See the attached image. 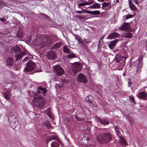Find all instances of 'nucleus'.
Here are the masks:
<instances>
[{
    "instance_id": "obj_14",
    "label": "nucleus",
    "mask_w": 147,
    "mask_h": 147,
    "mask_svg": "<svg viewBox=\"0 0 147 147\" xmlns=\"http://www.w3.org/2000/svg\"><path fill=\"white\" fill-rule=\"evenodd\" d=\"M97 121L103 125H107L109 124V121L108 119H101L98 117H97Z\"/></svg>"
},
{
    "instance_id": "obj_22",
    "label": "nucleus",
    "mask_w": 147,
    "mask_h": 147,
    "mask_svg": "<svg viewBox=\"0 0 147 147\" xmlns=\"http://www.w3.org/2000/svg\"><path fill=\"white\" fill-rule=\"evenodd\" d=\"M87 13L94 15H99L100 13L99 11H90L88 10Z\"/></svg>"
},
{
    "instance_id": "obj_35",
    "label": "nucleus",
    "mask_w": 147,
    "mask_h": 147,
    "mask_svg": "<svg viewBox=\"0 0 147 147\" xmlns=\"http://www.w3.org/2000/svg\"><path fill=\"white\" fill-rule=\"evenodd\" d=\"M70 53V54H69L67 55L66 56V57L69 58H72L76 57V56L74 54L71 53Z\"/></svg>"
},
{
    "instance_id": "obj_27",
    "label": "nucleus",
    "mask_w": 147,
    "mask_h": 147,
    "mask_svg": "<svg viewBox=\"0 0 147 147\" xmlns=\"http://www.w3.org/2000/svg\"><path fill=\"white\" fill-rule=\"evenodd\" d=\"M61 44L59 43H56L52 47V49L53 50H57L60 47Z\"/></svg>"
},
{
    "instance_id": "obj_37",
    "label": "nucleus",
    "mask_w": 147,
    "mask_h": 147,
    "mask_svg": "<svg viewBox=\"0 0 147 147\" xmlns=\"http://www.w3.org/2000/svg\"><path fill=\"white\" fill-rule=\"evenodd\" d=\"M93 8L96 9L97 8H100V6L98 3H96L95 4H94L92 5Z\"/></svg>"
},
{
    "instance_id": "obj_7",
    "label": "nucleus",
    "mask_w": 147,
    "mask_h": 147,
    "mask_svg": "<svg viewBox=\"0 0 147 147\" xmlns=\"http://www.w3.org/2000/svg\"><path fill=\"white\" fill-rule=\"evenodd\" d=\"M93 97L91 95H89L86 96L85 100L89 105L91 107H96L97 105L95 102L93 100Z\"/></svg>"
},
{
    "instance_id": "obj_48",
    "label": "nucleus",
    "mask_w": 147,
    "mask_h": 147,
    "mask_svg": "<svg viewBox=\"0 0 147 147\" xmlns=\"http://www.w3.org/2000/svg\"><path fill=\"white\" fill-rule=\"evenodd\" d=\"M5 20L3 18H0V20L2 22H3L5 21Z\"/></svg>"
},
{
    "instance_id": "obj_53",
    "label": "nucleus",
    "mask_w": 147,
    "mask_h": 147,
    "mask_svg": "<svg viewBox=\"0 0 147 147\" xmlns=\"http://www.w3.org/2000/svg\"><path fill=\"white\" fill-rule=\"evenodd\" d=\"M103 38H104V36H102V37L100 38V40H102L103 39Z\"/></svg>"
},
{
    "instance_id": "obj_39",
    "label": "nucleus",
    "mask_w": 147,
    "mask_h": 147,
    "mask_svg": "<svg viewBox=\"0 0 147 147\" xmlns=\"http://www.w3.org/2000/svg\"><path fill=\"white\" fill-rule=\"evenodd\" d=\"M23 33L20 31H18L17 34V36L20 38L22 37L23 35Z\"/></svg>"
},
{
    "instance_id": "obj_31",
    "label": "nucleus",
    "mask_w": 147,
    "mask_h": 147,
    "mask_svg": "<svg viewBox=\"0 0 147 147\" xmlns=\"http://www.w3.org/2000/svg\"><path fill=\"white\" fill-rule=\"evenodd\" d=\"M45 113L47 116L50 117L51 116V111L50 109L48 108L45 111Z\"/></svg>"
},
{
    "instance_id": "obj_21",
    "label": "nucleus",
    "mask_w": 147,
    "mask_h": 147,
    "mask_svg": "<svg viewBox=\"0 0 147 147\" xmlns=\"http://www.w3.org/2000/svg\"><path fill=\"white\" fill-rule=\"evenodd\" d=\"M143 56H141L139 58V67L138 69H137V72L138 71V70H139V71H140L141 70V68L142 67V61H143Z\"/></svg>"
},
{
    "instance_id": "obj_56",
    "label": "nucleus",
    "mask_w": 147,
    "mask_h": 147,
    "mask_svg": "<svg viewBox=\"0 0 147 147\" xmlns=\"http://www.w3.org/2000/svg\"><path fill=\"white\" fill-rule=\"evenodd\" d=\"M98 1H105V0H98Z\"/></svg>"
},
{
    "instance_id": "obj_11",
    "label": "nucleus",
    "mask_w": 147,
    "mask_h": 147,
    "mask_svg": "<svg viewBox=\"0 0 147 147\" xmlns=\"http://www.w3.org/2000/svg\"><path fill=\"white\" fill-rule=\"evenodd\" d=\"M119 28L122 31H129L130 30L129 24L125 22L123 25L120 26Z\"/></svg>"
},
{
    "instance_id": "obj_55",
    "label": "nucleus",
    "mask_w": 147,
    "mask_h": 147,
    "mask_svg": "<svg viewBox=\"0 0 147 147\" xmlns=\"http://www.w3.org/2000/svg\"><path fill=\"white\" fill-rule=\"evenodd\" d=\"M128 83L129 84L131 85L132 84V83L131 82H128Z\"/></svg>"
},
{
    "instance_id": "obj_29",
    "label": "nucleus",
    "mask_w": 147,
    "mask_h": 147,
    "mask_svg": "<svg viewBox=\"0 0 147 147\" xmlns=\"http://www.w3.org/2000/svg\"><path fill=\"white\" fill-rule=\"evenodd\" d=\"M92 1L86 2L85 3H79L78 6H83L84 5H89L92 3Z\"/></svg>"
},
{
    "instance_id": "obj_54",
    "label": "nucleus",
    "mask_w": 147,
    "mask_h": 147,
    "mask_svg": "<svg viewBox=\"0 0 147 147\" xmlns=\"http://www.w3.org/2000/svg\"><path fill=\"white\" fill-rule=\"evenodd\" d=\"M115 0V1H116V3H118L119 1V0Z\"/></svg>"
},
{
    "instance_id": "obj_23",
    "label": "nucleus",
    "mask_w": 147,
    "mask_h": 147,
    "mask_svg": "<svg viewBox=\"0 0 147 147\" xmlns=\"http://www.w3.org/2000/svg\"><path fill=\"white\" fill-rule=\"evenodd\" d=\"M118 137L119 138V141L121 144L123 146H126V142L124 139L121 136H120V137Z\"/></svg>"
},
{
    "instance_id": "obj_2",
    "label": "nucleus",
    "mask_w": 147,
    "mask_h": 147,
    "mask_svg": "<svg viewBox=\"0 0 147 147\" xmlns=\"http://www.w3.org/2000/svg\"><path fill=\"white\" fill-rule=\"evenodd\" d=\"M51 42V38L49 37H46L43 38L42 36L40 37V35L36 36V42L35 45L38 46L41 48L46 47Z\"/></svg>"
},
{
    "instance_id": "obj_13",
    "label": "nucleus",
    "mask_w": 147,
    "mask_h": 147,
    "mask_svg": "<svg viewBox=\"0 0 147 147\" xmlns=\"http://www.w3.org/2000/svg\"><path fill=\"white\" fill-rule=\"evenodd\" d=\"M137 96L139 98L146 100L147 99V93L146 91H143L138 93Z\"/></svg>"
},
{
    "instance_id": "obj_32",
    "label": "nucleus",
    "mask_w": 147,
    "mask_h": 147,
    "mask_svg": "<svg viewBox=\"0 0 147 147\" xmlns=\"http://www.w3.org/2000/svg\"><path fill=\"white\" fill-rule=\"evenodd\" d=\"M75 17L77 18H78L80 20H81L83 19L85 20L86 19V17L85 15H76Z\"/></svg>"
},
{
    "instance_id": "obj_42",
    "label": "nucleus",
    "mask_w": 147,
    "mask_h": 147,
    "mask_svg": "<svg viewBox=\"0 0 147 147\" xmlns=\"http://www.w3.org/2000/svg\"><path fill=\"white\" fill-rule=\"evenodd\" d=\"M74 37L75 39L78 41V42H79L80 40L81 39V38L80 37V36L77 35L76 34L75 35Z\"/></svg>"
},
{
    "instance_id": "obj_18",
    "label": "nucleus",
    "mask_w": 147,
    "mask_h": 147,
    "mask_svg": "<svg viewBox=\"0 0 147 147\" xmlns=\"http://www.w3.org/2000/svg\"><path fill=\"white\" fill-rule=\"evenodd\" d=\"M119 34L115 32L109 34L107 36V39H113L115 37H118Z\"/></svg>"
},
{
    "instance_id": "obj_52",
    "label": "nucleus",
    "mask_w": 147,
    "mask_h": 147,
    "mask_svg": "<svg viewBox=\"0 0 147 147\" xmlns=\"http://www.w3.org/2000/svg\"><path fill=\"white\" fill-rule=\"evenodd\" d=\"M88 1H89L88 2L92 1V3H93L94 2V0H88Z\"/></svg>"
},
{
    "instance_id": "obj_6",
    "label": "nucleus",
    "mask_w": 147,
    "mask_h": 147,
    "mask_svg": "<svg viewBox=\"0 0 147 147\" xmlns=\"http://www.w3.org/2000/svg\"><path fill=\"white\" fill-rule=\"evenodd\" d=\"M26 67L24 68L26 71L28 72V74H32L34 73V71L33 72L35 68L36 65L35 63L31 61H28L26 64Z\"/></svg>"
},
{
    "instance_id": "obj_3",
    "label": "nucleus",
    "mask_w": 147,
    "mask_h": 147,
    "mask_svg": "<svg viewBox=\"0 0 147 147\" xmlns=\"http://www.w3.org/2000/svg\"><path fill=\"white\" fill-rule=\"evenodd\" d=\"M11 51L12 52L16 54L15 56L16 58V60L21 59L22 57L25 55H27L28 56L30 55V53H29L26 50L23 51L22 52H21L20 48L17 45L14 46L12 48Z\"/></svg>"
},
{
    "instance_id": "obj_26",
    "label": "nucleus",
    "mask_w": 147,
    "mask_h": 147,
    "mask_svg": "<svg viewBox=\"0 0 147 147\" xmlns=\"http://www.w3.org/2000/svg\"><path fill=\"white\" fill-rule=\"evenodd\" d=\"M129 7L131 10L134 11L136 10V7L131 1H129Z\"/></svg>"
},
{
    "instance_id": "obj_15",
    "label": "nucleus",
    "mask_w": 147,
    "mask_h": 147,
    "mask_svg": "<svg viewBox=\"0 0 147 147\" xmlns=\"http://www.w3.org/2000/svg\"><path fill=\"white\" fill-rule=\"evenodd\" d=\"M37 90L36 93L37 94H39L41 93L42 94L44 95L46 93L47 90L45 88H42L41 86H40L37 88Z\"/></svg>"
},
{
    "instance_id": "obj_4",
    "label": "nucleus",
    "mask_w": 147,
    "mask_h": 147,
    "mask_svg": "<svg viewBox=\"0 0 147 147\" xmlns=\"http://www.w3.org/2000/svg\"><path fill=\"white\" fill-rule=\"evenodd\" d=\"M32 103L34 106L41 109H43L45 102L42 97L38 96L34 97L32 100Z\"/></svg>"
},
{
    "instance_id": "obj_33",
    "label": "nucleus",
    "mask_w": 147,
    "mask_h": 147,
    "mask_svg": "<svg viewBox=\"0 0 147 147\" xmlns=\"http://www.w3.org/2000/svg\"><path fill=\"white\" fill-rule=\"evenodd\" d=\"M48 140V141L47 142V143H48V142L50 140H56L57 139H58L57 138L55 135H52L49 137Z\"/></svg>"
},
{
    "instance_id": "obj_12",
    "label": "nucleus",
    "mask_w": 147,
    "mask_h": 147,
    "mask_svg": "<svg viewBox=\"0 0 147 147\" xmlns=\"http://www.w3.org/2000/svg\"><path fill=\"white\" fill-rule=\"evenodd\" d=\"M46 58L50 60H54L56 58V55L54 52L51 51L48 52L46 55Z\"/></svg>"
},
{
    "instance_id": "obj_24",
    "label": "nucleus",
    "mask_w": 147,
    "mask_h": 147,
    "mask_svg": "<svg viewBox=\"0 0 147 147\" xmlns=\"http://www.w3.org/2000/svg\"><path fill=\"white\" fill-rule=\"evenodd\" d=\"M133 36L132 34L130 33H126L122 35L123 38H131Z\"/></svg>"
},
{
    "instance_id": "obj_34",
    "label": "nucleus",
    "mask_w": 147,
    "mask_h": 147,
    "mask_svg": "<svg viewBox=\"0 0 147 147\" xmlns=\"http://www.w3.org/2000/svg\"><path fill=\"white\" fill-rule=\"evenodd\" d=\"M7 4L3 1H0V9L4 7L7 6Z\"/></svg>"
},
{
    "instance_id": "obj_17",
    "label": "nucleus",
    "mask_w": 147,
    "mask_h": 147,
    "mask_svg": "<svg viewBox=\"0 0 147 147\" xmlns=\"http://www.w3.org/2000/svg\"><path fill=\"white\" fill-rule=\"evenodd\" d=\"M14 61L12 57H8L6 60L7 65L8 66H11L13 65Z\"/></svg>"
},
{
    "instance_id": "obj_44",
    "label": "nucleus",
    "mask_w": 147,
    "mask_h": 147,
    "mask_svg": "<svg viewBox=\"0 0 147 147\" xmlns=\"http://www.w3.org/2000/svg\"><path fill=\"white\" fill-rule=\"evenodd\" d=\"M133 16L131 15L128 14L126 16V18L127 19H128L129 18H131Z\"/></svg>"
},
{
    "instance_id": "obj_41",
    "label": "nucleus",
    "mask_w": 147,
    "mask_h": 147,
    "mask_svg": "<svg viewBox=\"0 0 147 147\" xmlns=\"http://www.w3.org/2000/svg\"><path fill=\"white\" fill-rule=\"evenodd\" d=\"M109 5V3H107V2H104L102 4V8L103 7H107Z\"/></svg>"
},
{
    "instance_id": "obj_19",
    "label": "nucleus",
    "mask_w": 147,
    "mask_h": 147,
    "mask_svg": "<svg viewBox=\"0 0 147 147\" xmlns=\"http://www.w3.org/2000/svg\"><path fill=\"white\" fill-rule=\"evenodd\" d=\"M117 42V39L111 41L110 43L108 45L109 48L111 49H113L115 48V44Z\"/></svg>"
},
{
    "instance_id": "obj_9",
    "label": "nucleus",
    "mask_w": 147,
    "mask_h": 147,
    "mask_svg": "<svg viewBox=\"0 0 147 147\" xmlns=\"http://www.w3.org/2000/svg\"><path fill=\"white\" fill-rule=\"evenodd\" d=\"M77 80L78 81L86 83L87 80L86 77L82 73H80L77 75Z\"/></svg>"
},
{
    "instance_id": "obj_40",
    "label": "nucleus",
    "mask_w": 147,
    "mask_h": 147,
    "mask_svg": "<svg viewBox=\"0 0 147 147\" xmlns=\"http://www.w3.org/2000/svg\"><path fill=\"white\" fill-rule=\"evenodd\" d=\"M76 12L77 13H78V14H83L84 13H87V12H88V10L82 11H76Z\"/></svg>"
},
{
    "instance_id": "obj_59",
    "label": "nucleus",
    "mask_w": 147,
    "mask_h": 147,
    "mask_svg": "<svg viewBox=\"0 0 147 147\" xmlns=\"http://www.w3.org/2000/svg\"><path fill=\"white\" fill-rule=\"evenodd\" d=\"M39 71H38L37 72H39Z\"/></svg>"
},
{
    "instance_id": "obj_10",
    "label": "nucleus",
    "mask_w": 147,
    "mask_h": 147,
    "mask_svg": "<svg viewBox=\"0 0 147 147\" xmlns=\"http://www.w3.org/2000/svg\"><path fill=\"white\" fill-rule=\"evenodd\" d=\"M123 60L124 61V58L122 56L119 55H118L117 56L115 59V61L117 63H119L120 62V63H121L120 69L119 70L122 69L123 67V66L124 65V62H120L121 61H123Z\"/></svg>"
},
{
    "instance_id": "obj_57",
    "label": "nucleus",
    "mask_w": 147,
    "mask_h": 147,
    "mask_svg": "<svg viewBox=\"0 0 147 147\" xmlns=\"http://www.w3.org/2000/svg\"><path fill=\"white\" fill-rule=\"evenodd\" d=\"M100 40L99 41V43H98V45H100Z\"/></svg>"
},
{
    "instance_id": "obj_47",
    "label": "nucleus",
    "mask_w": 147,
    "mask_h": 147,
    "mask_svg": "<svg viewBox=\"0 0 147 147\" xmlns=\"http://www.w3.org/2000/svg\"><path fill=\"white\" fill-rule=\"evenodd\" d=\"M83 40L81 38V39L80 40L79 42H78L80 43L81 44H83Z\"/></svg>"
},
{
    "instance_id": "obj_5",
    "label": "nucleus",
    "mask_w": 147,
    "mask_h": 147,
    "mask_svg": "<svg viewBox=\"0 0 147 147\" xmlns=\"http://www.w3.org/2000/svg\"><path fill=\"white\" fill-rule=\"evenodd\" d=\"M8 120L10 122V125L12 128L15 129L17 127H19L20 124L18 121L17 115L13 113H10L8 116Z\"/></svg>"
},
{
    "instance_id": "obj_43",
    "label": "nucleus",
    "mask_w": 147,
    "mask_h": 147,
    "mask_svg": "<svg viewBox=\"0 0 147 147\" xmlns=\"http://www.w3.org/2000/svg\"><path fill=\"white\" fill-rule=\"evenodd\" d=\"M127 118L128 119V120L129 121L130 123L131 124L133 123V121L131 120V119L130 117L129 116V115H127Z\"/></svg>"
},
{
    "instance_id": "obj_50",
    "label": "nucleus",
    "mask_w": 147,
    "mask_h": 147,
    "mask_svg": "<svg viewBox=\"0 0 147 147\" xmlns=\"http://www.w3.org/2000/svg\"><path fill=\"white\" fill-rule=\"evenodd\" d=\"M134 3H135L136 4L138 5V3L137 0H135Z\"/></svg>"
},
{
    "instance_id": "obj_58",
    "label": "nucleus",
    "mask_w": 147,
    "mask_h": 147,
    "mask_svg": "<svg viewBox=\"0 0 147 147\" xmlns=\"http://www.w3.org/2000/svg\"><path fill=\"white\" fill-rule=\"evenodd\" d=\"M146 47H147V40H146Z\"/></svg>"
},
{
    "instance_id": "obj_45",
    "label": "nucleus",
    "mask_w": 147,
    "mask_h": 147,
    "mask_svg": "<svg viewBox=\"0 0 147 147\" xmlns=\"http://www.w3.org/2000/svg\"><path fill=\"white\" fill-rule=\"evenodd\" d=\"M46 125L48 128L51 127V126L50 123L49 122L47 123Z\"/></svg>"
},
{
    "instance_id": "obj_51",
    "label": "nucleus",
    "mask_w": 147,
    "mask_h": 147,
    "mask_svg": "<svg viewBox=\"0 0 147 147\" xmlns=\"http://www.w3.org/2000/svg\"><path fill=\"white\" fill-rule=\"evenodd\" d=\"M93 8V7L92 5L91 6H89V7H88V8Z\"/></svg>"
},
{
    "instance_id": "obj_8",
    "label": "nucleus",
    "mask_w": 147,
    "mask_h": 147,
    "mask_svg": "<svg viewBox=\"0 0 147 147\" xmlns=\"http://www.w3.org/2000/svg\"><path fill=\"white\" fill-rule=\"evenodd\" d=\"M53 69L55 73L59 76H61L64 72L63 69L59 65L54 66Z\"/></svg>"
},
{
    "instance_id": "obj_16",
    "label": "nucleus",
    "mask_w": 147,
    "mask_h": 147,
    "mask_svg": "<svg viewBox=\"0 0 147 147\" xmlns=\"http://www.w3.org/2000/svg\"><path fill=\"white\" fill-rule=\"evenodd\" d=\"M61 141L59 139L53 142L51 144V147H59L60 144H61Z\"/></svg>"
},
{
    "instance_id": "obj_28",
    "label": "nucleus",
    "mask_w": 147,
    "mask_h": 147,
    "mask_svg": "<svg viewBox=\"0 0 147 147\" xmlns=\"http://www.w3.org/2000/svg\"><path fill=\"white\" fill-rule=\"evenodd\" d=\"M63 51L65 53H70V50L66 46H64L63 47Z\"/></svg>"
},
{
    "instance_id": "obj_36",
    "label": "nucleus",
    "mask_w": 147,
    "mask_h": 147,
    "mask_svg": "<svg viewBox=\"0 0 147 147\" xmlns=\"http://www.w3.org/2000/svg\"><path fill=\"white\" fill-rule=\"evenodd\" d=\"M129 100L131 103H133L134 105L136 104V102L134 100V98L133 97L129 96Z\"/></svg>"
},
{
    "instance_id": "obj_30",
    "label": "nucleus",
    "mask_w": 147,
    "mask_h": 147,
    "mask_svg": "<svg viewBox=\"0 0 147 147\" xmlns=\"http://www.w3.org/2000/svg\"><path fill=\"white\" fill-rule=\"evenodd\" d=\"M10 95V92L9 91L5 92L3 94L4 96L5 97V99H9Z\"/></svg>"
},
{
    "instance_id": "obj_38",
    "label": "nucleus",
    "mask_w": 147,
    "mask_h": 147,
    "mask_svg": "<svg viewBox=\"0 0 147 147\" xmlns=\"http://www.w3.org/2000/svg\"><path fill=\"white\" fill-rule=\"evenodd\" d=\"M75 117L76 119L78 121H82L84 120V118H80L79 117H78L77 115H75Z\"/></svg>"
},
{
    "instance_id": "obj_49",
    "label": "nucleus",
    "mask_w": 147,
    "mask_h": 147,
    "mask_svg": "<svg viewBox=\"0 0 147 147\" xmlns=\"http://www.w3.org/2000/svg\"><path fill=\"white\" fill-rule=\"evenodd\" d=\"M83 42L85 44H87L88 43V42L87 41L86 39H84L83 40Z\"/></svg>"
},
{
    "instance_id": "obj_1",
    "label": "nucleus",
    "mask_w": 147,
    "mask_h": 147,
    "mask_svg": "<svg viewBox=\"0 0 147 147\" xmlns=\"http://www.w3.org/2000/svg\"><path fill=\"white\" fill-rule=\"evenodd\" d=\"M112 135L109 129L104 128L102 129L101 134L97 135L96 140L100 144H107L112 140Z\"/></svg>"
},
{
    "instance_id": "obj_20",
    "label": "nucleus",
    "mask_w": 147,
    "mask_h": 147,
    "mask_svg": "<svg viewBox=\"0 0 147 147\" xmlns=\"http://www.w3.org/2000/svg\"><path fill=\"white\" fill-rule=\"evenodd\" d=\"M82 67L80 65L78 64L75 65L73 67V70L74 72H77L80 71Z\"/></svg>"
},
{
    "instance_id": "obj_25",
    "label": "nucleus",
    "mask_w": 147,
    "mask_h": 147,
    "mask_svg": "<svg viewBox=\"0 0 147 147\" xmlns=\"http://www.w3.org/2000/svg\"><path fill=\"white\" fill-rule=\"evenodd\" d=\"M114 127L117 135L118 137H120L121 134L120 133L119 128L117 126H115Z\"/></svg>"
},
{
    "instance_id": "obj_46",
    "label": "nucleus",
    "mask_w": 147,
    "mask_h": 147,
    "mask_svg": "<svg viewBox=\"0 0 147 147\" xmlns=\"http://www.w3.org/2000/svg\"><path fill=\"white\" fill-rule=\"evenodd\" d=\"M28 57H25L23 60V61L24 62L25 61H27L28 59Z\"/></svg>"
}]
</instances>
